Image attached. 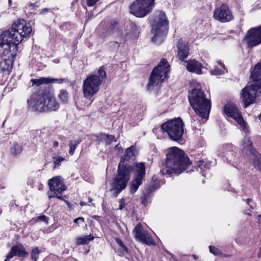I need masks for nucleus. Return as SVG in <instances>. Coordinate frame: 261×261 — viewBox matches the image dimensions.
Masks as SVG:
<instances>
[{
  "label": "nucleus",
  "mask_w": 261,
  "mask_h": 261,
  "mask_svg": "<svg viewBox=\"0 0 261 261\" xmlns=\"http://www.w3.org/2000/svg\"><path fill=\"white\" fill-rule=\"evenodd\" d=\"M107 73L103 66L99 67L98 75L90 74L84 81L83 91L85 97L91 98L99 90V88L102 81L106 78Z\"/></svg>",
  "instance_id": "6e6552de"
},
{
  "label": "nucleus",
  "mask_w": 261,
  "mask_h": 261,
  "mask_svg": "<svg viewBox=\"0 0 261 261\" xmlns=\"http://www.w3.org/2000/svg\"><path fill=\"white\" fill-rule=\"evenodd\" d=\"M58 145H59V143H58V142L57 141H54L53 142V146H54V147H57L58 146Z\"/></svg>",
  "instance_id": "79ce46f5"
},
{
  "label": "nucleus",
  "mask_w": 261,
  "mask_h": 261,
  "mask_svg": "<svg viewBox=\"0 0 261 261\" xmlns=\"http://www.w3.org/2000/svg\"><path fill=\"white\" fill-rule=\"evenodd\" d=\"M60 101L64 104L67 103L69 99L68 93L66 90L62 89L60 91L58 95Z\"/></svg>",
  "instance_id": "a878e982"
},
{
  "label": "nucleus",
  "mask_w": 261,
  "mask_h": 261,
  "mask_svg": "<svg viewBox=\"0 0 261 261\" xmlns=\"http://www.w3.org/2000/svg\"><path fill=\"white\" fill-rule=\"evenodd\" d=\"M115 148L118 149H121V146H119V144L116 145Z\"/></svg>",
  "instance_id": "a18cd8bd"
},
{
  "label": "nucleus",
  "mask_w": 261,
  "mask_h": 261,
  "mask_svg": "<svg viewBox=\"0 0 261 261\" xmlns=\"http://www.w3.org/2000/svg\"><path fill=\"white\" fill-rule=\"evenodd\" d=\"M80 222H84V218L83 217H79L77 218H76L74 220V222L76 223H79Z\"/></svg>",
  "instance_id": "a19ab883"
},
{
  "label": "nucleus",
  "mask_w": 261,
  "mask_h": 261,
  "mask_svg": "<svg viewBox=\"0 0 261 261\" xmlns=\"http://www.w3.org/2000/svg\"><path fill=\"white\" fill-rule=\"evenodd\" d=\"M29 109L34 112H51L57 110L59 103L49 91H38L33 93L28 99Z\"/></svg>",
  "instance_id": "7ed1b4c3"
},
{
  "label": "nucleus",
  "mask_w": 261,
  "mask_h": 261,
  "mask_svg": "<svg viewBox=\"0 0 261 261\" xmlns=\"http://www.w3.org/2000/svg\"><path fill=\"white\" fill-rule=\"evenodd\" d=\"M224 111L228 117L232 118L238 122L246 134L249 132L247 124L244 120L241 112L236 105L226 104L224 108Z\"/></svg>",
  "instance_id": "ddd939ff"
},
{
  "label": "nucleus",
  "mask_w": 261,
  "mask_h": 261,
  "mask_svg": "<svg viewBox=\"0 0 261 261\" xmlns=\"http://www.w3.org/2000/svg\"><path fill=\"white\" fill-rule=\"evenodd\" d=\"M126 205L125 203V199L124 198H122L120 200V204L119 205V210H122L125 206Z\"/></svg>",
  "instance_id": "e433bc0d"
},
{
  "label": "nucleus",
  "mask_w": 261,
  "mask_h": 261,
  "mask_svg": "<svg viewBox=\"0 0 261 261\" xmlns=\"http://www.w3.org/2000/svg\"><path fill=\"white\" fill-rule=\"evenodd\" d=\"M40 252V251L38 247H36L32 249L31 251V258L33 261H37Z\"/></svg>",
  "instance_id": "473e14b6"
},
{
  "label": "nucleus",
  "mask_w": 261,
  "mask_h": 261,
  "mask_svg": "<svg viewBox=\"0 0 261 261\" xmlns=\"http://www.w3.org/2000/svg\"><path fill=\"white\" fill-rule=\"evenodd\" d=\"M217 63L219 64L222 67H223V64H224L223 63L221 62V61H218Z\"/></svg>",
  "instance_id": "49530a36"
},
{
  "label": "nucleus",
  "mask_w": 261,
  "mask_h": 261,
  "mask_svg": "<svg viewBox=\"0 0 261 261\" xmlns=\"http://www.w3.org/2000/svg\"><path fill=\"white\" fill-rule=\"evenodd\" d=\"M32 30L23 19L15 22L12 28L4 31L0 36V68L3 71H10L17 55V45L28 36Z\"/></svg>",
  "instance_id": "f257e3e1"
},
{
  "label": "nucleus",
  "mask_w": 261,
  "mask_h": 261,
  "mask_svg": "<svg viewBox=\"0 0 261 261\" xmlns=\"http://www.w3.org/2000/svg\"><path fill=\"white\" fill-rule=\"evenodd\" d=\"M9 3H11V0H9Z\"/></svg>",
  "instance_id": "3c124183"
},
{
  "label": "nucleus",
  "mask_w": 261,
  "mask_h": 261,
  "mask_svg": "<svg viewBox=\"0 0 261 261\" xmlns=\"http://www.w3.org/2000/svg\"><path fill=\"white\" fill-rule=\"evenodd\" d=\"M177 58L179 60L182 61L187 58L189 55V48L188 43L182 39H179L177 43Z\"/></svg>",
  "instance_id": "aec40b11"
},
{
  "label": "nucleus",
  "mask_w": 261,
  "mask_h": 261,
  "mask_svg": "<svg viewBox=\"0 0 261 261\" xmlns=\"http://www.w3.org/2000/svg\"><path fill=\"white\" fill-rule=\"evenodd\" d=\"M99 0H86V3L88 6H93Z\"/></svg>",
  "instance_id": "4c0bfd02"
},
{
  "label": "nucleus",
  "mask_w": 261,
  "mask_h": 261,
  "mask_svg": "<svg viewBox=\"0 0 261 261\" xmlns=\"http://www.w3.org/2000/svg\"><path fill=\"white\" fill-rule=\"evenodd\" d=\"M29 6H31V7H35V6H36L35 3L34 4H32V3H30L29 5Z\"/></svg>",
  "instance_id": "de8ad7c7"
},
{
  "label": "nucleus",
  "mask_w": 261,
  "mask_h": 261,
  "mask_svg": "<svg viewBox=\"0 0 261 261\" xmlns=\"http://www.w3.org/2000/svg\"><path fill=\"white\" fill-rule=\"evenodd\" d=\"M245 41L249 47H253L261 43V25L252 28L247 32Z\"/></svg>",
  "instance_id": "f3484780"
},
{
  "label": "nucleus",
  "mask_w": 261,
  "mask_h": 261,
  "mask_svg": "<svg viewBox=\"0 0 261 261\" xmlns=\"http://www.w3.org/2000/svg\"><path fill=\"white\" fill-rule=\"evenodd\" d=\"M80 204L81 206H84V205H87V203H86V202H84V201H81V202H80Z\"/></svg>",
  "instance_id": "c03bdc74"
},
{
  "label": "nucleus",
  "mask_w": 261,
  "mask_h": 261,
  "mask_svg": "<svg viewBox=\"0 0 261 261\" xmlns=\"http://www.w3.org/2000/svg\"><path fill=\"white\" fill-rule=\"evenodd\" d=\"M137 151L135 147L133 146H131L126 149L125 153L120 161H122L125 162V161H128L130 160H133L135 159ZM124 163L126 164L125 163Z\"/></svg>",
  "instance_id": "5701e85b"
},
{
  "label": "nucleus",
  "mask_w": 261,
  "mask_h": 261,
  "mask_svg": "<svg viewBox=\"0 0 261 261\" xmlns=\"http://www.w3.org/2000/svg\"><path fill=\"white\" fill-rule=\"evenodd\" d=\"M188 99L191 107L199 117L204 119L208 118L211 102L203 92L199 89H194L189 94Z\"/></svg>",
  "instance_id": "423d86ee"
},
{
  "label": "nucleus",
  "mask_w": 261,
  "mask_h": 261,
  "mask_svg": "<svg viewBox=\"0 0 261 261\" xmlns=\"http://www.w3.org/2000/svg\"><path fill=\"white\" fill-rule=\"evenodd\" d=\"M37 220L40 221H43L46 223H47L48 218L45 215L39 216L37 218Z\"/></svg>",
  "instance_id": "58836bf2"
},
{
  "label": "nucleus",
  "mask_w": 261,
  "mask_h": 261,
  "mask_svg": "<svg viewBox=\"0 0 261 261\" xmlns=\"http://www.w3.org/2000/svg\"><path fill=\"white\" fill-rule=\"evenodd\" d=\"M105 137H106L105 138V141L106 145H109L112 142H113V141L116 142V141L115 136H114L113 135H105Z\"/></svg>",
  "instance_id": "f704fd0d"
},
{
  "label": "nucleus",
  "mask_w": 261,
  "mask_h": 261,
  "mask_svg": "<svg viewBox=\"0 0 261 261\" xmlns=\"http://www.w3.org/2000/svg\"><path fill=\"white\" fill-rule=\"evenodd\" d=\"M227 70L226 68L225 67L224 64H223V68L222 69H218L217 67L215 68L214 69L212 70L210 72L212 75H220L224 74L227 72Z\"/></svg>",
  "instance_id": "c756f323"
},
{
  "label": "nucleus",
  "mask_w": 261,
  "mask_h": 261,
  "mask_svg": "<svg viewBox=\"0 0 261 261\" xmlns=\"http://www.w3.org/2000/svg\"><path fill=\"white\" fill-rule=\"evenodd\" d=\"M160 185L158 182H154L152 185H150L148 189L147 193H144L143 196L141 197V203L146 206L148 203V200L149 199L150 193L153 191L159 189Z\"/></svg>",
  "instance_id": "4be33fe9"
},
{
  "label": "nucleus",
  "mask_w": 261,
  "mask_h": 261,
  "mask_svg": "<svg viewBox=\"0 0 261 261\" xmlns=\"http://www.w3.org/2000/svg\"><path fill=\"white\" fill-rule=\"evenodd\" d=\"M116 242L119 245L120 248L119 249V252L121 254L123 255L125 253H127L128 249L126 247V246L123 244V243L121 241V240L118 238H116L115 239Z\"/></svg>",
  "instance_id": "cd10ccee"
},
{
  "label": "nucleus",
  "mask_w": 261,
  "mask_h": 261,
  "mask_svg": "<svg viewBox=\"0 0 261 261\" xmlns=\"http://www.w3.org/2000/svg\"><path fill=\"white\" fill-rule=\"evenodd\" d=\"M187 65L186 66L187 69L191 72L201 74L202 73L201 68L202 65L195 60H189L185 61Z\"/></svg>",
  "instance_id": "412c9836"
},
{
  "label": "nucleus",
  "mask_w": 261,
  "mask_h": 261,
  "mask_svg": "<svg viewBox=\"0 0 261 261\" xmlns=\"http://www.w3.org/2000/svg\"><path fill=\"white\" fill-rule=\"evenodd\" d=\"M133 232L135 238L140 242L148 245H154L155 243L152 237L147 231L143 229L142 224L139 223L134 228Z\"/></svg>",
  "instance_id": "a211bd4d"
},
{
  "label": "nucleus",
  "mask_w": 261,
  "mask_h": 261,
  "mask_svg": "<svg viewBox=\"0 0 261 261\" xmlns=\"http://www.w3.org/2000/svg\"><path fill=\"white\" fill-rule=\"evenodd\" d=\"M154 1L136 0L130 6V12L136 17H144L152 11Z\"/></svg>",
  "instance_id": "9b49d317"
},
{
  "label": "nucleus",
  "mask_w": 261,
  "mask_h": 261,
  "mask_svg": "<svg viewBox=\"0 0 261 261\" xmlns=\"http://www.w3.org/2000/svg\"><path fill=\"white\" fill-rule=\"evenodd\" d=\"M125 39L123 37H121V39H120V41H125Z\"/></svg>",
  "instance_id": "09e8293b"
},
{
  "label": "nucleus",
  "mask_w": 261,
  "mask_h": 261,
  "mask_svg": "<svg viewBox=\"0 0 261 261\" xmlns=\"http://www.w3.org/2000/svg\"><path fill=\"white\" fill-rule=\"evenodd\" d=\"M241 147L243 151L250 154L254 167L261 172V155L252 146V142L249 138L246 137L242 140Z\"/></svg>",
  "instance_id": "4468645a"
},
{
  "label": "nucleus",
  "mask_w": 261,
  "mask_h": 261,
  "mask_svg": "<svg viewBox=\"0 0 261 261\" xmlns=\"http://www.w3.org/2000/svg\"><path fill=\"white\" fill-rule=\"evenodd\" d=\"M33 85L39 86L43 84H48L51 83L50 79L42 77L39 79H33L31 80Z\"/></svg>",
  "instance_id": "bb28decb"
},
{
  "label": "nucleus",
  "mask_w": 261,
  "mask_h": 261,
  "mask_svg": "<svg viewBox=\"0 0 261 261\" xmlns=\"http://www.w3.org/2000/svg\"><path fill=\"white\" fill-rule=\"evenodd\" d=\"M48 185L50 190V192L48 193V198L50 199L57 197L58 199H62L61 194L66 189L62 178L60 176L54 177L49 180Z\"/></svg>",
  "instance_id": "2eb2a0df"
},
{
  "label": "nucleus",
  "mask_w": 261,
  "mask_h": 261,
  "mask_svg": "<svg viewBox=\"0 0 261 261\" xmlns=\"http://www.w3.org/2000/svg\"><path fill=\"white\" fill-rule=\"evenodd\" d=\"M243 200L244 201H245L246 203H247L249 205V206H250V207L251 209H254V207L255 206V205L254 204V203L252 202V199H249V198H247L246 199H243Z\"/></svg>",
  "instance_id": "c9c22d12"
},
{
  "label": "nucleus",
  "mask_w": 261,
  "mask_h": 261,
  "mask_svg": "<svg viewBox=\"0 0 261 261\" xmlns=\"http://www.w3.org/2000/svg\"><path fill=\"white\" fill-rule=\"evenodd\" d=\"M251 78L254 83L246 86L242 90L245 108L254 102L256 97L261 94V61L254 67Z\"/></svg>",
  "instance_id": "20e7f679"
},
{
  "label": "nucleus",
  "mask_w": 261,
  "mask_h": 261,
  "mask_svg": "<svg viewBox=\"0 0 261 261\" xmlns=\"http://www.w3.org/2000/svg\"><path fill=\"white\" fill-rule=\"evenodd\" d=\"M94 237L91 235L86 236L84 237H79L76 238V244L77 245H85L89 243V242L92 241Z\"/></svg>",
  "instance_id": "b1692460"
},
{
  "label": "nucleus",
  "mask_w": 261,
  "mask_h": 261,
  "mask_svg": "<svg viewBox=\"0 0 261 261\" xmlns=\"http://www.w3.org/2000/svg\"><path fill=\"white\" fill-rule=\"evenodd\" d=\"M210 163L206 161L200 160L197 163L196 170L198 171V168L201 170H206L210 168Z\"/></svg>",
  "instance_id": "393cba45"
},
{
  "label": "nucleus",
  "mask_w": 261,
  "mask_h": 261,
  "mask_svg": "<svg viewBox=\"0 0 261 261\" xmlns=\"http://www.w3.org/2000/svg\"><path fill=\"white\" fill-rule=\"evenodd\" d=\"M208 248L210 252L214 255L222 256L223 255V253L220 249L215 247V246L210 245Z\"/></svg>",
  "instance_id": "2f4dec72"
},
{
  "label": "nucleus",
  "mask_w": 261,
  "mask_h": 261,
  "mask_svg": "<svg viewBox=\"0 0 261 261\" xmlns=\"http://www.w3.org/2000/svg\"><path fill=\"white\" fill-rule=\"evenodd\" d=\"M51 83L53 82H56L58 83H62L63 82L65 81V79H50Z\"/></svg>",
  "instance_id": "ea45409f"
},
{
  "label": "nucleus",
  "mask_w": 261,
  "mask_h": 261,
  "mask_svg": "<svg viewBox=\"0 0 261 261\" xmlns=\"http://www.w3.org/2000/svg\"><path fill=\"white\" fill-rule=\"evenodd\" d=\"M166 160L162 165L163 174H179L191 165L192 162L184 152L177 147H171L166 150Z\"/></svg>",
  "instance_id": "f03ea898"
},
{
  "label": "nucleus",
  "mask_w": 261,
  "mask_h": 261,
  "mask_svg": "<svg viewBox=\"0 0 261 261\" xmlns=\"http://www.w3.org/2000/svg\"><path fill=\"white\" fill-rule=\"evenodd\" d=\"M81 140H74L70 141L69 144V145L70 146L69 153L70 155H72L73 154L75 150L77 148Z\"/></svg>",
  "instance_id": "c85d7f7f"
},
{
  "label": "nucleus",
  "mask_w": 261,
  "mask_h": 261,
  "mask_svg": "<svg viewBox=\"0 0 261 261\" xmlns=\"http://www.w3.org/2000/svg\"><path fill=\"white\" fill-rule=\"evenodd\" d=\"M184 126L182 120L180 118H177L163 123L161 126V129L168 135L171 140L178 141L182 140Z\"/></svg>",
  "instance_id": "9d476101"
},
{
  "label": "nucleus",
  "mask_w": 261,
  "mask_h": 261,
  "mask_svg": "<svg viewBox=\"0 0 261 261\" xmlns=\"http://www.w3.org/2000/svg\"><path fill=\"white\" fill-rule=\"evenodd\" d=\"M22 151V146L18 144H15L13 147L11 149V152L12 154L17 155Z\"/></svg>",
  "instance_id": "7c9ffc66"
},
{
  "label": "nucleus",
  "mask_w": 261,
  "mask_h": 261,
  "mask_svg": "<svg viewBox=\"0 0 261 261\" xmlns=\"http://www.w3.org/2000/svg\"><path fill=\"white\" fill-rule=\"evenodd\" d=\"M29 253L27 252L22 245H16L12 247L10 252L7 254L6 258L4 261H9L14 256L20 257H25Z\"/></svg>",
  "instance_id": "6ab92c4d"
},
{
  "label": "nucleus",
  "mask_w": 261,
  "mask_h": 261,
  "mask_svg": "<svg viewBox=\"0 0 261 261\" xmlns=\"http://www.w3.org/2000/svg\"><path fill=\"white\" fill-rule=\"evenodd\" d=\"M133 170L134 168L132 166L125 164L122 161L120 162L117 173L111 183L110 191L112 192L114 197H117L125 189Z\"/></svg>",
  "instance_id": "39448f33"
},
{
  "label": "nucleus",
  "mask_w": 261,
  "mask_h": 261,
  "mask_svg": "<svg viewBox=\"0 0 261 261\" xmlns=\"http://www.w3.org/2000/svg\"><path fill=\"white\" fill-rule=\"evenodd\" d=\"M88 200H89V202H92V199L91 198H90V197H89V198H88Z\"/></svg>",
  "instance_id": "8fccbe9b"
},
{
  "label": "nucleus",
  "mask_w": 261,
  "mask_h": 261,
  "mask_svg": "<svg viewBox=\"0 0 261 261\" xmlns=\"http://www.w3.org/2000/svg\"><path fill=\"white\" fill-rule=\"evenodd\" d=\"M145 175V167L142 163L136 165V169L132 180L129 183V193L134 194L142 185Z\"/></svg>",
  "instance_id": "f8f14e48"
},
{
  "label": "nucleus",
  "mask_w": 261,
  "mask_h": 261,
  "mask_svg": "<svg viewBox=\"0 0 261 261\" xmlns=\"http://www.w3.org/2000/svg\"><path fill=\"white\" fill-rule=\"evenodd\" d=\"M48 11V9H42L41 12H40L41 14H43V13H44Z\"/></svg>",
  "instance_id": "37998d69"
},
{
  "label": "nucleus",
  "mask_w": 261,
  "mask_h": 261,
  "mask_svg": "<svg viewBox=\"0 0 261 261\" xmlns=\"http://www.w3.org/2000/svg\"><path fill=\"white\" fill-rule=\"evenodd\" d=\"M168 23L165 12L155 11L152 27V31L154 34L152 41L154 43L160 44L164 41L167 32Z\"/></svg>",
  "instance_id": "0eeeda50"
},
{
  "label": "nucleus",
  "mask_w": 261,
  "mask_h": 261,
  "mask_svg": "<svg viewBox=\"0 0 261 261\" xmlns=\"http://www.w3.org/2000/svg\"><path fill=\"white\" fill-rule=\"evenodd\" d=\"M213 18L222 23H225L233 20L234 16L229 6L226 4H223L215 8L213 12Z\"/></svg>",
  "instance_id": "dca6fc26"
},
{
  "label": "nucleus",
  "mask_w": 261,
  "mask_h": 261,
  "mask_svg": "<svg viewBox=\"0 0 261 261\" xmlns=\"http://www.w3.org/2000/svg\"><path fill=\"white\" fill-rule=\"evenodd\" d=\"M170 65L165 59H162L157 66H155L149 78L147 85L148 90L153 89L155 87L160 85L167 77L169 71Z\"/></svg>",
  "instance_id": "1a4fd4ad"
},
{
  "label": "nucleus",
  "mask_w": 261,
  "mask_h": 261,
  "mask_svg": "<svg viewBox=\"0 0 261 261\" xmlns=\"http://www.w3.org/2000/svg\"><path fill=\"white\" fill-rule=\"evenodd\" d=\"M54 168H56L61 165V162H62L65 159L61 156H55L53 157Z\"/></svg>",
  "instance_id": "72a5a7b5"
}]
</instances>
